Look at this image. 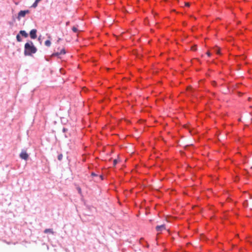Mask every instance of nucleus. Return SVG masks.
<instances>
[{
    "label": "nucleus",
    "instance_id": "obj_1",
    "mask_svg": "<svg viewBox=\"0 0 252 252\" xmlns=\"http://www.w3.org/2000/svg\"><path fill=\"white\" fill-rule=\"evenodd\" d=\"M37 49L32 41L25 44L24 54L25 56H31L32 54L36 53Z\"/></svg>",
    "mask_w": 252,
    "mask_h": 252
},
{
    "label": "nucleus",
    "instance_id": "obj_2",
    "mask_svg": "<svg viewBox=\"0 0 252 252\" xmlns=\"http://www.w3.org/2000/svg\"><path fill=\"white\" fill-rule=\"evenodd\" d=\"M29 13H30V11L29 10H21L18 13V18H20L21 17H24L25 16L26 14H28Z\"/></svg>",
    "mask_w": 252,
    "mask_h": 252
},
{
    "label": "nucleus",
    "instance_id": "obj_3",
    "mask_svg": "<svg viewBox=\"0 0 252 252\" xmlns=\"http://www.w3.org/2000/svg\"><path fill=\"white\" fill-rule=\"evenodd\" d=\"M20 157L22 159L27 160L29 158V155L25 151H23L20 154Z\"/></svg>",
    "mask_w": 252,
    "mask_h": 252
},
{
    "label": "nucleus",
    "instance_id": "obj_4",
    "mask_svg": "<svg viewBox=\"0 0 252 252\" xmlns=\"http://www.w3.org/2000/svg\"><path fill=\"white\" fill-rule=\"evenodd\" d=\"M36 32H37V31L35 29H32V30L31 31L30 35V37L31 38L35 39L36 38V37H37Z\"/></svg>",
    "mask_w": 252,
    "mask_h": 252
},
{
    "label": "nucleus",
    "instance_id": "obj_5",
    "mask_svg": "<svg viewBox=\"0 0 252 252\" xmlns=\"http://www.w3.org/2000/svg\"><path fill=\"white\" fill-rule=\"evenodd\" d=\"M166 229L165 226L164 224H162L160 225H158L156 227V229L157 231H158V233H160L162 230H165Z\"/></svg>",
    "mask_w": 252,
    "mask_h": 252
},
{
    "label": "nucleus",
    "instance_id": "obj_6",
    "mask_svg": "<svg viewBox=\"0 0 252 252\" xmlns=\"http://www.w3.org/2000/svg\"><path fill=\"white\" fill-rule=\"evenodd\" d=\"M65 54V49L64 48L62 49L61 51L60 52H57V53H53L52 55V56L53 57V56H57V57H59L60 55H62V54Z\"/></svg>",
    "mask_w": 252,
    "mask_h": 252
},
{
    "label": "nucleus",
    "instance_id": "obj_7",
    "mask_svg": "<svg viewBox=\"0 0 252 252\" xmlns=\"http://www.w3.org/2000/svg\"><path fill=\"white\" fill-rule=\"evenodd\" d=\"M44 232L45 233H51V234H54V231H53V229H50V228L45 229L44 231Z\"/></svg>",
    "mask_w": 252,
    "mask_h": 252
},
{
    "label": "nucleus",
    "instance_id": "obj_8",
    "mask_svg": "<svg viewBox=\"0 0 252 252\" xmlns=\"http://www.w3.org/2000/svg\"><path fill=\"white\" fill-rule=\"evenodd\" d=\"M19 33L25 37H27L28 36V33L25 31H20Z\"/></svg>",
    "mask_w": 252,
    "mask_h": 252
},
{
    "label": "nucleus",
    "instance_id": "obj_9",
    "mask_svg": "<svg viewBox=\"0 0 252 252\" xmlns=\"http://www.w3.org/2000/svg\"><path fill=\"white\" fill-rule=\"evenodd\" d=\"M51 44V42L49 40H47L46 41H45V45L46 46L49 47V46H50Z\"/></svg>",
    "mask_w": 252,
    "mask_h": 252
},
{
    "label": "nucleus",
    "instance_id": "obj_10",
    "mask_svg": "<svg viewBox=\"0 0 252 252\" xmlns=\"http://www.w3.org/2000/svg\"><path fill=\"white\" fill-rule=\"evenodd\" d=\"M214 50L215 52H216L217 54H220V50L219 48H218V47H216L214 48Z\"/></svg>",
    "mask_w": 252,
    "mask_h": 252
},
{
    "label": "nucleus",
    "instance_id": "obj_11",
    "mask_svg": "<svg viewBox=\"0 0 252 252\" xmlns=\"http://www.w3.org/2000/svg\"><path fill=\"white\" fill-rule=\"evenodd\" d=\"M16 39L18 42H21L22 41V38H21V36L19 34L17 35Z\"/></svg>",
    "mask_w": 252,
    "mask_h": 252
},
{
    "label": "nucleus",
    "instance_id": "obj_12",
    "mask_svg": "<svg viewBox=\"0 0 252 252\" xmlns=\"http://www.w3.org/2000/svg\"><path fill=\"white\" fill-rule=\"evenodd\" d=\"M72 30L74 32H77L78 31V28L76 27H72Z\"/></svg>",
    "mask_w": 252,
    "mask_h": 252
},
{
    "label": "nucleus",
    "instance_id": "obj_13",
    "mask_svg": "<svg viewBox=\"0 0 252 252\" xmlns=\"http://www.w3.org/2000/svg\"><path fill=\"white\" fill-rule=\"evenodd\" d=\"M38 2H36V0H35V1L33 3V4H32V7H36L37 5V3H38Z\"/></svg>",
    "mask_w": 252,
    "mask_h": 252
},
{
    "label": "nucleus",
    "instance_id": "obj_14",
    "mask_svg": "<svg viewBox=\"0 0 252 252\" xmlns=\"http://www.w3.org/2000/svg\"><path fill=\"white\" fill-rule=\"evenodd\" d=\"M63 158V155L62 154H60L58 156V158L59 160H61Z\"/></svg>",
    "mask_w": 252,
    "mask_h": 252
},
{
    "label": "nucleus",
    "instance_id": "obj_15",
    "mask_svg": "<svg viewBox=\"0 0 252 252\" xmlns=\"http://www.w3.org/2000/svg\"><path fill=\"white\" fill-rule=\"evenodd\" d=\"M118 163L117 159H115L113 160V165L115 166L116 165V164Z\"/></svg>",
    "mask_w": 252,
    "mask_h": 252
},
{
    "label": "nucleus",
    "instance_id": "obj_16",
    "mask_svg": "<svg viewBox=\"0 0 252 252\" xmlns=\"http://www.w3.org/2000/svg\"><path fill=\"white\" fill-rule=\"evenodd\" d=\"M191 49H192V50H194V51L196 50L197 48H196V45H195L194 46H193V47L191 48Z\"/></svg>",
    "mask_w": 252,
    "mask_h": 252
},
{
    "label": "nucleus",
    "instance_id": "obj_17",
    "mask_svg": "<svg viewBox=\"0 0 252 252\" xmlns=\"http://www.w3.org/2000/svg\"><path fill=\"white\" fill-rule=\"evenodd\" d=\"M206 54H207V55L209 57H210V56H211V53H210V52H209V51H208V52H207V53H206Z\"/></svg>",
    "mask_w": 252,
    "mask_h": 252
},
{
    "label": "nucleus",
    "instance_id": "obj_18",
    "mask_svg": "<svg viewBox=\"0 0 252 252\" xmlns=\"http://www.w3.org/2000/svg\"><path fill=\"white\" fill-rule=\"evenodd\" d=\"M247 204H248V201H247V200H246V201L244 203V205H246V206H247Z\"/></svg>",
    "mask_w": 252,
    "mask_h": 252
},
{
    "label": "nucleus",
    "instance_id": "obj_19",
    "mask_svg": "<svg viewBox=\"0 0 252 252\" xmlns=\"http://www.w3.org/2000/svg\"><path fill=\"white\" fill-rule=\"evenodd\" d=\"M78 190L79 191V193H81V189L80 188H78Z\"/></svg>",
    "mask_w": 252,
    "mask_h": 252
},
{
    "label": "nucleus",
    "instance_id": "obj_20",
    "mask_svg": "<svg viewBox=\"0 0 252 252\" xmlns=\"http://www.w3.org/2000/svg\"><path fill=\"white\" fill-rule=\"evenodd\" d=\"M186 5L187 6H189V3L187 2V3H186Z\"/></svg>",
    "mask_w": 252,
    "mask_h": 252
},
{
    "label": "nucleus",
    "instance_id": "obj_21",
    "mask_svg": "<svg viewBox=\"0 0 252 252\" xmlns=\"http://www.w3.org/2000/svg\"><path fill=\"white\" fill-rule=\"evenodd\" d=\"M69 24V22H67L66 23V26H68Z\"/></svg>",
    "mask_w": 252,
    "mask_h": 252
},
{
    "label": "nucleus",
    "instance_id": "obj_22",
    "mask_svg": "<svg viewBox=\"0 0 252 252\" xmlns=\"http://www.w3.org/2000/svg\"><path fill=\"white\" fill-rule=\"evenodd\" d=\"M92 176H95V174L94 173H92Z\"/></svg>",
    "mask_w": 252,
    "mask_h": 252
},
{
    "label": "nucleus",
    "instance_id": "obj_23",
    "mask_svg": "<svg viewBox=\"0 0 252 252\" xmlns=\"http://www.w3.org/2000/svg\"><path fill=\"white\" fill-rule=\"evenodd\" d=\"M59 41H61V38L59 39V40H58V42H59Z\"/></svg>",
    "mask_w": 252,
    "mask_h": 252
},
{
    "label": "nucleus",
    "instance_id": "obj_24",
    "mask_svg": "<svg viewBox=\"0 0 252 252\" xmlns=\"http://www.w3.org/2000/svg\"><path fill=\"white\" fill-rule=\"evenodd\" d=\"M63 131H65V128H63Z\"/></svg>",
    "mask_w": 252,
    "mask_h": 252
}]
</instances>
